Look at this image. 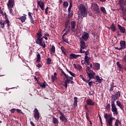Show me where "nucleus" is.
Returning <instances> with one entry per match:
<instances>
[{
    "instance_id": "4be33fe9",
    "label": "nucleus",
    "mask_w": 126,
    "mask_h": 126,
    "mask_svg": "<svg viewBox=\"0 0 126 126\" xmlns=\"http://www.w3.org/2000/svg\"><path fill=\"white\" fill-rule=\"evenodd\" d=\"M74 67L76 68V69H77V70H79V71H82V66L79 64H73Z\"/></svg>"
},
{
    "instance_id": "a211bd4d",
    "label": "nucleus",
    "mask_w": 126,
    "mask_h": 126,
    "mask_svg": "<svg viewBox=\"0 0 126 126\" xmlns=\"http://www.w3.org/2000/svg\"><path fill=\"white\" fill-rule=\"evenodd\" d=\"M86 103L88 106H94L95 105V102L91 99H87Z\"/></svg>"
},
{
    "instance_id": "3c124183",
    "label": "nucleus",
    "mask_w": 126,
    "mask_h": 126,
    "mask_svg": "<svg viewBox=\"0 0 126 126\" xmlns=\"http://www.w3.org/2000/svg\"><path fill=\"white\" fill-rule=\"evenodd\" d=\"M116 87V86H114V85H111V87L109 89V91H113L114 90V88Z\"/></svg>"
},
{
    "instance_id": "f3484780",
    "label": "nucleus",
    "mask_w": 126,
    "mask_h": 126,
    "mask_svg": "<svg viewBox=\"0 0 126 126\" xmlns=\"http://www.w3.org/2000/svg\"><path fill=\"white\" fill-rule=\"evenodd\" d=\"M117 26L121 33L122 34H125V33H126V28H125V27H122V26H121L120 24H118Z\"/></svg>"
},
{
    "instance_id": "423d86ee",
    "label": "nucleus",
    "mask_w": 126,
    "mask_h": 126,
    "mask_svg": "<svg viewBox=\"0 0 126 126\" xmlns=\"http://www.w3.org/2000/svg\"><path fill=\"white\" fill-rule=\"evenodd\" d=\"M111 108L112 112H113L114 115H118L119 112H118V109L116 107L114 101H111Z\"/></svg>"
},
{
    "instance_id": "09e8293b",
    "label": "nucleus",
    "mask_w": 126,
    "mask_h": 126,
    "mask_svg": "<svg viewBox=\"0 0 126 126\" xmlns=\"http://www.w3.org/2000/svg\"><path fill=\"white\" fill-rule=\"evenodd\" d=\"M61 73H62V74H61V76H63V75H64V76L65 77H67V76H68V75L66 74V73L64 72V71H63V69H61Z\"/></svg>"
},
{
    "instance_id": "0eeeda50",
    "label": "nucleus",
    "mask_w": 126,
    "mask_h": 126,
    "mask_svg": "<svg viewBox=\"0 0 126 126\" xmlns=\"http://www.w3.org/2000/svg\"><path fill=\"white\" fill-rule=\"evenodd\" d=\"M10 22L9 21L2 20H1L0 21V25H1L2 29L4 28V25H5V24H7L8 28H9V27H10Z\"/></svg>"
},
{
    "instance_id": "473e14b6",
    "label": "nucleus",
    "mask_w": 126,
    "mask_h": 126,
    "mask_svg": "<svg viewBox=\"0 0 126 126\" xmlns=\"http://www.w3.org/2000/svg\"><path fill=\"white\" fill-rule=\"evenodd\" d=\"M70 21V20H69V19H68L66 20V22L65 23V25H64V28H65V29H66L67 27H68V25H69Z\"/></svg>"
},
{
    "instance_id": "f8f14e48",
    "label": "nucleus",
    "mask_w": 126,
    "mask_h": 126,
    "mask_svg": "<svg viewBox=\"0 0 126 126\" xmlns=\"http://www.w3.org/2000/svg\"><path fill=\"white\" fill-rule=\"evenodd\" d=\"M118 4L120 8H123L122 9L124 10V8H126V7L125 6H126V0H119Z\"/></svg>"
},
{
    "instance_id": "79ce46f5",
    "label": "nucleus",
    "mask_w": 126,
    "mask_h": 126,
    "mask_svg": "<svg viewBox=\"0 0 126 126\" xmlns=\"http://www.w3.org/2000/svg\"><path fill=\"white\" fill-rule=\"evenodd\" d=\"M79 77H80L81 79H82V80H83V81H85V82H86V83H88V82L89 81V80H87L85 79L84 78V77H83V75H80V76H79Z\"/></svg>"
},
{
    "instance_id": "69168bd1",
    "label": "nucleus",
    "mask_w": 126,
    "mask_h": 126,
    "mask_svg": "<svg viewBox=\"0 0 126 126\" xmlns=\"http://www.w3.org/2000/svg\"><path fill=\"white\" fill-rule=\"evenodd\" d=\"M28 15H29L30 18H32L33 17H32V13H31L30 12H29Z\"/></svg>"
},
{
    "instance_id": "f03ea898",
    "label": "nucleus",
    "mask_w": 126,
    "mask_h": 126,
    "mask_svg": "<svg viewBox=\"0 0 126 126\" xmlns=\"http://www.w3.org/2000/svg\"><path fill=\"white\" fill-rule=\"evenodd\" d=\"M36 40H35V43L37 45H39L43 47V48H46V44H43V39H45L46 36L45 35L42 37V30L40 29L37 33H36Z\"/></svg>"
},
{
    "instance_id": "c9c22d12",
    "label": "nucleus",
    "mask_w": 126,
    "mask_h": 126,
    "mask_svg": "<svg viewBox=\"0 0 126 126\" xmlns=\"http://www.w3.org/2000/svg\"><path fill=\"white\" fill-rule=\"evenodd\" d=\"M61 49L62 53H63V54H64L65 56H66V57H67V54H66V52H65V49L64 48V47L63 46H61Z\"/></svg>"
},
{
    "instance_id": "c85d7f7f",
    "label": "nucleus",
    "mask_w": 126,
    "mask_h": 126,
    "mask_svg": "<svg viewBox=\"0 0 126 126\" xmlns=\"http://www.w3.org/2000/svg\"><path fill=\"white\" fill-rule=\"evenodd\" d=\"M116 103H117V106H118V107H120L122 111H124V106H123V104H122V103H121L120 101H117Z\"/></svg>"
},
{
    "instance_id": "c756f323",
    "label": "nucleus",
    "mask_w": 126,
    "mask_h": 126,
    "mask_svg": "<svg viewBox=\"0 0 126 126\" xmlns=\"http://www.w3.org/2000/svg\"><path fill=\"white\" fill-rule=\"evenodd\" d=\"M110 30H112V32H116L117 30V28L116 26H115V24H112L111 26H110Z\"/></svg>"
},
{
    "instance_id": "f704fd0d",
    "label": "nucleus",
    "mask_w": 126,
    "mask_h": 126,
    "mask_svg": "<svg viewBox=\"0 0 126 126\" xmlns=\"http://www.w3.org/2000/svg\"><path fill=\"white\" fill-rule=\"evenodd\" d=\"M51 54H55L56 52V47L53 45L50 49Z\"/></svg>"
},
{
    "instance_id": "aec40b11",
    "label": "nucleus",
    "mask_w": 126,
    "mask_h": 126,
    "mask_svg": "<svg viewBox=\"0 0 126 126\" xmlns=\"http://www.w3.org/2000/svg\"><path fill=\"white\" fill-rule=\"evenodd\" d=\"M78 57H81L80 55H76L73 53L70 54V57H69V60H73V59H77Z\"/></svg>"
},
{
    "instance_id": "de8ad7c7",
    "label": "nucleus",
    "mask_w": 126,
    "mask_h": 126,
    "mask_svg": "<svg viewBox=\"0 0 126 126\" xmlns=\"http://www.w3.org/2000/svg\"><path fill=\"white\" fill-rule=\"evenodd\" d=\"M105 109H106V110H107L108 111H110V110H111V105L109 103H107Z\"/></svg>"
},
{
    "instance_id": "6e6552de",
    "label": "nucleus",
    "mask_w": 126,
    "mask_h": 126,
    "mask_svg": "<svg viewBox=\"0 0 126 126\" xmlns=\"http://www.w3.org/2000/svg\"><path fill=\"white\" fill-rule=\"evenodd\" d=\"M121 97V91L116 92L115 94H112L111 95V98L114 102H116V100H118Z\"/></svg>"
},
{
    "instance_id": "1a4fd4ad",
    "label": "nucleus",
    "mask_w": 126,
    "mask_h": 126,
    "mask_svg": "<svg viewBox=\"0 0 126 126\" xmlns=\"http://www.w3.org/2000/svg\"><path fill=\"white\" fill-rule=\"evenodd\" d=\"M58 113L61 115L60 116V121H62V122H64V123H67V119L64 116V114L63 113L61 110H58Z\"/></svg>"
},
{
    "instance_id": "412c9836",
    "label": "nucleus",
    "mask_w": 126,
    "mask_h": 126,
    "mask_svg": "<svg viewBox=\"0 0 126 126\" xmlns=\"http://www.w3.org/2000/svg\"><path fill=\"white\" fill-rule=\"evenodd\" d=\"M37 4H38L42 10H44V7H45V3L44 2L40 0L37 1Z\"/></svg>"
},
{
    "instance_id": "bf43d9fd",
    "label": "nucleus",
    "mask_w": 126,
    "mask_h": 126,
    "mask_svg": "<svg viewBox=\"0 0 126 126\" xmlns=\"http://www.w3.org/2000/svg\"><path fill=\"white\" fill-rule=\"evenodd\" d=\"M10 13L12 15V16H14V14L13 13V10L12 9L10 8Z\"/></svg>"
},
{
    "instance_id": "680f3d73",
    "label": "nucleus",
    "mask_w": 126,
    "mask_h": 126,
    "mask_svg": "<svg viewBox=\"0 0 126 126\" xmlns=\"http://www.w3.org/2000/svg\"><path fill=\"white\" fill-rule=\"evenodd\" d=\"M88 84L90 87H91L93 85V81L89 82Z\"/></svg>"
},
{
    "instance_id": "5701e85b",
    "label": "nucleus",
    "mask_w": 126,
    "mask_h": 126,
    "mask_svg": "<svg viewBox=\"0 0 126 126\" xmlns=\"http://www.w3.org/2000/svg\"><path fill=\"white\" fill-rule=\"evenodd\" d=\"M115 120V118L114 117H110L107 121V125L109 126H113V120Z\"/></svg>"
},
{
    "instance_id": "72a5a7b5",
    "label": "nucleus",
    "mask_w": 126,
    "mask_h": 126,
    "mask_svg": "<svg viewBox=\"0 0 126 126\" xmlns=\"http://www.w3.org/2000/svg\"><path fill=\"white\" fill-rule=\"evenodd\" d=\"M100 11H101L102 13H104V14H107V11H106V9L105 8V7H100Z\"/></svg>"
},
{
    "instance_id": "6ab92c4d",
    "label": "nucleus",
    "mask_w": 126,
    "mask_h": 126,
    "mask_svg": "<svg viewBox=\"0 0 126 126\" xmlns=\"http://www.w3.org/2000/svg\"><path fill=\"white\" fill-rule=\"evenodd\" d=\"M122 11V18L123 19H124V20H125L126 21V8H124V9L123 10V8H120Z\"/></svg>"
},
{
    "instance_id": "a18cd8bd",
    "label": "nucleus",
    "mask_w": 126,
    "mask_h": 126,
    "mask_svg": "<svg viewBox=\"0 0 126 126\" xmlns=\"http://www.w3.org/2000/svg\"><path fill=\"white\" fill-rule=\"evenodd\" d=\"M51 63H52V59L50 58H48L47 59V62H46L47 64H51Z\"/></svg>"
},
{
    "instance_id": "58836bf2",
    "label": "nucleus",
    "mask_w": 126,
    "mask_h": 126,
    "mask_svg": "<svg viewBox=\"0 0 126 126\" xmlns=\"http://www.w3.org/2000/svg\"><path fill=\"white\" fill-rule=\"evenodd\" d=\"M68 6V2L67 1H64L63 3V7L64 8H66Z\"/></svg>"
},
{
    "instance_id": "7ed1b4c3",
    "label": "nucleus",
    "mask_w": 126,
    "mask_h": 126,
    "mask_svg": "<svg viewBox=\"0 0 126 126\" xmlns=\"http://www.w3.org/2000/svg\"><path fill=\"white\" fill-rule=\"evenodd\" d=\"M86 72L88 74V76L89 78V81L91 80V79H95V72H94L90 68V67L87 66L86 68Z\"/></svg>"
},
{
    "instance_id": "9d476101",
    "label": "nucleus",
    "mask_w": 126,
    "mask_h": 126,
    "mask_svg": "<svg viewBox=\"0 0 126 126\" xmlns=\"http://www.w3.org/2000/svg\"><path fill=\"white\" fill-rule=\"evenodd\" d=\"M72 32H76V29L75 27H76V22L75 21H72L71 22L70 26L68 27V28H70Z\"/></svg>"
},
{
    "instance_id": "e433bc0d",
    "label": "nucleus",
    "mask_w": 126,
    "mask_h": 126,
    "mask_svg": "<svg viewBox=\"0 0 126 126\" xmlns=\"http://www.w3.org/2000/svg\"><path fill=\"white\" fill-rule=\"evenodd\" d=\"M27 19L26 17V15L22 16L21 17V21L23 23V22H25L26 20Z\"/></svg>"
},
{
    "instance_id": "052dcab7",
    "label": "nucleus",
    "mask_w": 126,
    "mask_h": 126,
    "mask_svg": "<svg viewBox=\"0 0 126 126\" xmlns=\"http://www.w3.org/2000/svg\"><path fill=\"white\" fill-rule=\"evenodd\" d=\"M16 111V109L12 108L11 109L10 112L12 114H13V113H14V112H15Z\"/></svg>"
},
{
    "instance_id": "dca6fc26",
    "label": "nucleus",
    "mask_w": 126,
    "mask_h": 126,
    "mask_svg": "<svg viewBox=\"0 0 126 126\" xmlns=\"http://www.w3.org/2000/svg\"><path fill=\"white\" fill-rule=\"evenodd\" d=\"M80 49H86L87 47H86V43L84 42V40H83V39L80 38Z\"/></svg>"
},
{
    "instance_id": "49530a36",
    "label": "nucleus",
    "mask_w": 126,
    "mask_h": 126,
    "mask_svg": "<svg viewBox=\"0 0 126 126\" xmlns=\"http://www.w3.org/2000/svg\"><path fill=\"white\" fill-rule=\"evenodd\" d=\"M111 117L110 115H108V113H105L104 115V118L105 119V120H107L108 118Z\"/></svg>"
},
{
    "instance_id": "4468645a",
    "label": "nucleus",
    "mask_w": 126,
    "mask_h": 126,
    "mask_svg": "<svg viewBox=\"0 0 126 126\" xmlns=\"http://www.w3.org/2000/svg\"><path fill=\"white\" fill-rule=\"evenodd\" d=\"M89 38V34H88V32H84L82 34V39H83V41H87L88 39Z\"/></svg>"
},
{
    "instance_id": "6e6d98bb",
    "label": "nucleus",
    "mask_w": 126,
    "mask_h": 126,
    "mask_svg": "<svg viewBox=\"0 0 126 126\" xmlns=\"http://www.w3.org/2000/svg\"><path fill=\"white\" fill-rule=\"evenodd\" d=\"M85 49H80V53L81 54H85L86 51L83 50Z\"/></svg>"
},
{
    "instance_id": "bb28decb",
    "label": "nucleus",
    "mask_w": 126,
    "mask_h": 126,
    "mask_svg": "<svg viewBox=\"0 0 126 126\" xmlns=\"http://www.w3.org/2000/svg\"><path fill=\"white\" fill-rule=\"evenodd\" d=\"M120 46L123 49H126V41L125 40H121L120 42Z\"/></svg>"
},
{
    "instance_id": "20e7f679",
    "label": "nucleus",
    "mask_w": 126,
    "mask_h": 126,
    "mask_svg": "<svg viewBox=\"0 0 126 126\" xmlns=\"http://www.w3.org/2000/svg\"><path fill=\"white\" fill-rule=\"evenodd\" d=\"M72 80H73V77L69 76L66 77V80L64 82V84L63 85L66 89L67 88V84H68V83L71 84H73V83H74V82Z\"/></svg>"
},
{
    "instance_id": "a878e982",
    "label": "nucleus",
    "mask_w": 126,
    "mask_h": 126,
    "mask_svg": "<svg viewBox=\"0 0 126 126\" xmlns=\"http://www.w3.org/2000/svg\"><path fill=\"white\" fill-rule=\"evenodd\" d=\"M116 64H117L118 67H119L120 71H122V70H123V68L125 69H126V67H123L122 66V64H121V63H120V62H117L116 63Z\"/></svg>"
},
{
    "instance_id": "39448f33",
    "label": "nucleus",
    "mask_w": 126,
    "mask_h": 126,
    "mask_svg": "<svg viewBox=\"0 0 126 126\" xmlns=\"http://www.w3.org/2000/svg\"><path fill=\"white\" fill-rule=\"evenodd\" d=\"M92 7H93V11L96 15H99L100 13V10H99V6L96 3L92 4Z\"/></svg>"
},
{
    "instance_id": "774afa93",
    "label": "nucleus",
    "mask_w": 126,
    "mask_h": 126,
    "mask_svg": "<svg viewBox=\"0 0 126 126\" xmlns=\"http://www.w3.org/2000/svg\"><path fill=\"white\" fill-rule=\"evenodd\" d=\"M85 54L87 57H88V56L89 55V51H86V52H85Z\"/></svg>"
},
{
    "instance_id": "ea45409f",
    "label": "nucleus",
    "mask_w": 126,
    "mask_h": 126,
    "mask_svg": "<svg viewBox=\"0 0 126 126\" xmlns=\"http://www.w3.org/2000/svg\"><path fill=\"white\" fill-rule=\"evenodd\" d=\"M74 103H73V105L75 107L76 106H77V97L75 96L74 97Z\"/></svg>"
},
{
    "instance_id": "864d4df0",
    "label": "nucleus",
    "mask_w": 126,
    "mask_h": 126,
    "mask_svg": "<svg viewBox=\"0 0 126 126\" xmlns=\"http://www.w3.org/2000/svg\"><path fill=\"white\" fill-rule=\"evenodd\" d=\"M46 86H48V85L41 83V86H40V87H41V88H46Z\"/></svg>"
},
{
    "instance_id": "338daca9",
    "label": "nucleus",
    "mask_w": 126,
    "mask_h": 126,
    "mask_svg": "<svg viewBox=\"0 0 126 126\" xmlns=\"http://www.w3.org/2000/svg\"><path fill=\"white\" fill-rule=\"evenodd\" d=\"M30 124H31V126H36L35 125V124H34V122H32V121H31V122H30Z\"/></svg>"
},
{
    "instance_id": "c03bdc74",
    "label": "nucleus",
    "mask_w": 126,
    "mask_h": 126,
    "mask_svg": "<svg viewBox=\"0 0 126 126\" xmlns=\"http://www.w3.org/2000/svg\"><path fill=\"white\" fill-rule=\"evenodd\" d=\"M66 70H67V72H69L70 73V75H71V76H73V77H75L76 75L75 73H73L71 71L68 70V69H66Z\"/></svg>"
},
{
    "instance_id": "e2e57ef3",
    "label": "nucleus",
    "mask_w": 126,
    "mask_h": 126,
    "mask_svg": "<svg viewBox=\"0 0 126 126\" xmlns=\"http://www.w3.org/2000/svg\"><path fill=\"white\" fill-rule=\"evenodd\" d=\"M120 31H118L116 33H117V35L118 37H121V36H122V35H121V34H120Z\"/></svg>"
},
{
    "instance_id": "9b49d317",
    "label": "nucleus",
    "mask_w": 126,
    "mask_h": 126,
    "mask_svg": "<svg viewBox=\"0 0 126 126\" xmlns=\"http://www.w3.org/2000/svg\"><path fill=\"white\" fill-rule=\"evenodd\" d=\"M34 114L33 117L36 121L39 120L40 119V113H39V111L37 108H35L33 110Z\"/></svg>"
},
{
    "instance_id": "13d9d810",
    "label": "nucleus",
    "mask_w": 126,
    "mask_h": 126,
    "mask_svg": "<svg viewBox=\"0 0 126 126\" xmlns=\"http://www.w3.org/2000/svg\"><path fill=\"white\" fill-rule=\"evenodd\" d=\"M122 62L126 63V55H125L124 57L122 58Z\"/></svg>"
},
{
    "instance_id": "2f4dec72",
    "label": "nucleus",
    "mask_w": 126,
    "mask_h": 126,
    "mask_svg": "<svg viewBox=\"0 0 126 126\" xmlns=\"http://www.w3.org/2000/svg\"><path fill=\"white\" fill-rule=\"evenodd\" d=\"M52 122L54 125H58L59 124V120L55 117H53L52 119Z\"/></svg>"
},
{
    "instance_id": "603ef678",
    "label": "nucleus",
    "mask_w": 126,
    "mask_h": 126,
    "mask_svg": "<svg viewBox=\"0 0 126 126\" xmlns=\"http://www.w3.org/2000/svg\"><path fill=\"white\" fill-rule=\"evenodd\" d=\"M119 123H120V121L117 119L115 122L114 126H119Z\"/></svg>"
},
{
    "instance_id": "a19ab883",
    "label": "nucleus",
    "mask_w": 126,
    "mask_h": 126,
    "mask_svg": "<svg viewBox=\"0 0 126 126\" xmlns=\"http://www.w3.org/2000/svg\"><path fill=\"white\" fill-rule=\"evenodd\" d=\"M96 81L95 82H98V83H101L102 82V79H100L99 76H96Z\"/></svg>"
},
{
    "instance_id": "393cba45",
    "label": "nucleus",
    "mask_w": 126,
    "mask_h": 126,
    "mask_svg": "<svg viewBox=\"0 0 126 126\" xmlns=\"http://www.w3.org/2000/svg\"><path fill=\"white\" fill-rule=\"evenodd\" d=\"M93 68H94L95 70H99L100 69V63H94L93 65Z\"/></svg>"
},
{
    "instance_id": "4d7b16f0",
    "label": "nucleus",
    "mask_w": 126,
    "mask_h": 126,
    "mask_svg": "<svg viewBox=\"0 0 126 126\" xmlns=\"http://www.w3.org/2000/svg\"><path fill=\"white\" fill-rule=\"evenodd\" d=\"M98 118L99 119V122L101 126H103V122H102V118H101V116L99 115Z\"/></svg>"
},
{
    "instance_id": "cd10ccee",
    "label": "nucleus",
    "mask_w": 126,
    "mask_h": 126,
    "mask_svg": "<svg viewBox=\"0 0 126 126\" xmlns=\"http://www.w3.org/2000/svg\"><path fill=\"white\" fill-rule=\"evenodd\" d=\"M57 75H58V74H57V72H55L54 73V75L51 76V79L52 80V82H55V81L56 79H58V78H57Z\"/></svg>"
},
{
    "instance_id": "f257e3e1",
    "label": "nucleus",
    "mask_w": 126,
    "mask_h": 126,
    "mask_svg": "<svg viewBox=\"0 0 126 126\" xmlns=\"http://www.w3.org/2000/svg\"><path fill=\"white\" fill-rule=\"evenodd\" d=\"M78 14L79 18L83 19L84 17H87V8H86V6H85V5H84L83 4H81L78 6Z\"/></svg>"
},
{
    "instance_id": "ddd939ff",
    "label": "nucleus",
    "mask_w": 126,
    "mask_h": 126,
    "mask_svg": "<svg viewBox=\"0 0 126 126\" xmlns=\"http://www.w3.org/2000/svg\"><path fill=\"white\" fill-rule=\"evenodd\" d=\"M14 0H8L7 6L8 8H13V6H14Z\"/></svg>"
},
{
    "instance_id": "4c0bfd02",
    "label": "nucleus",
    "mask_w": 126,
    "mask_h": 126,
    "mask_svg": "<svg viewBox=\"0 0 126 126\" xmlns=\"http://www.w3.org/2000/svg\"><path fill=\"white\" fill-rule=\"evenodd\" d=\"M40 62H41V55L38 53L37 55L36 63H40Z\"/></svg>"
},
{
    "instance_id": "7c9ffc66",
    "label": "nucleus",
    "mask_w": 126,
    "mask_h": 126,
    "mask_svg": "<svg viewBox=\"0 0 126 126\" xmlns=\"http://www.w3.org/2000/svg\"><path fill=\"white\" fill-rule=\"evenodd\" d=\"M68 18H71L73 16V13L72 10H68Z\"/></svg>"
},
{
    "instance_id": "8fccbe9b",
    "label": "nucleus",
    "mask_w": 126,
    "mask_h": 126,
    "mask_svg": "<svg viewBox=\"0 0 126 126\" xmlns=\"http://www.w3.org/2000/svg\"><path fill=\"white\" fill-rule=\"evenodd\" d=\"M86 117L87 120H88L89 122H90V117H89V114L88 113H86Z\"/></svg>"
},
{
    "instance_id": "b1692460",
    "label": "nucleus",
    "mask_w": 126,
    "mask_h": 126,
    "mask_svg": "<svg viewBox=\"0 0 126 126\" xmlns=\"http://www.w3.org/2000/svg\"><path fill=\"white\" fill-rule=\"evenodd\" d=\"M67 34H68V32H65L63 34V35L62 36V40H63V42H65V43H67V44H69V42H68V39H65L64 38V36H66V35H67Z\"/></svg>"
},
{
    "instance_id": "0e129e2a",
    "label": "nucleus",
    "mask_w": 126,
    "mask_h": 126,
    "mask_svg": "<svg viewBox=\"0 0 126 126\" xmlns=\"http://www.w3.org/2000/svg\"><path fill=\"white\" fill-rule=\"evenodd\" d=\"M49 7H47L45 9V12L46 14H48V9H49Z\"/></svg>"
},
{
    "instance_id": "37998d69",
    "label": "nucleus",
    "mask_w": 126,
    "mask_h": 126,
    "mask_svg": "<svg viewBox=\"0 0 126 126\" xmlns=\"http://www.w3.org/2000/svg\"><path fill=\"white\" fill-rule=\"evenodd\" d=\"M69 6L68 7V10H71V8L72 7V0H69Z\"/></svg>"
},
{
    "instance_id": "2eb2a0df",
    "label": "nucleus",
    "mask_w": 126,
    "mask_h": 126,
    "mask_svg": "<svg viewBox=\"0 0 126 126\" xmlns=\"http://www.w3.org/2000/svg\"><path fill=\"white\" fill-rule=\"evenodd\" d=\"M90 60H91V58L85 56L84 58V63H86V65H89L90 64Z\"/></svg>"
},
{
    "instance_id": "5fc2aeb1",
    "label": "nucleus",
    "mask_w": 126,
    "mask_h": 126,
    "mask_svg": "<svg viewBox=\"0 0 126 126\" xmlns=\"http://www.w3.org/2000/svg\"><path fill=\"white\" fill-rule=\"evenodd\" d=\"M30 20H31V23L32 24L35 25V21H34V20L33 19V17L32 18H30Z\"/></svg>"
}]
</instances>
